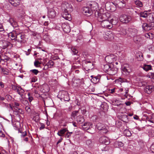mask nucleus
I'll use <instances>...</instances> for the list:
<instances>
[{"mask_svg":"<svg viewBox=\"0 0 154 154\" xmlns=\"http://www.w3.org/2000/svg\"><path fill=\"white\" fill-rule=\"evenodd\" d=\"M61 7L63 11L62 17L66 20H71V16L69 12L72 11V5L65 2L62 4Z\"/></svg>","mask_w":154,"mask_h":154,"instance_id":"nucleus-1","label":"nucleus"},{"mask_svg":"<svg viewBox=\"0 0 154 154\" xmlns=\"http://www.w3.org/2000/svg\"><path fill=\"white\" fill-rule=\"evenodd\" d=\"M94 16L97 18L98 21L102 22L110 18V14L108 12L104 13H101L100 11H96L94 13Z\"/></svg>","mask_w":154,"mask_h":154,"instance_id":"nucleus-2","label":"nucleus"},{"mask_svg":"<svg viewBox=\"0 0 154 154\" xmlns=\"http://www.w3.org/2000/svg\"><path fill=\"white\" fill-rule=\"evenodd\" d=\"M109 18L106 20H104L101 22V26L104 28L110 29L112 27V23L113 19Z\"/></svg>","mask_w":154,"mask_h":154,"instance_id":"nucleus-3","label":"nucleus"},{"mask_svg":"<svg viewBox=\"0 0 154 154\" xmlns=\"http://www.w3.org/2000/svg\"><path fill=\"white\" fill-rule=\"evenodd\" d=\"M12 47V44L7 41L2 40L0 41V47L3 49H5L9 47L11 48Z\"/></svg>","mask_w":154,"mask_h":154,"instance_id":"nucleus-4","label":"nucleus"},{"mask_svg":"<svg viewBox=\"0 0 154 154\" xmlns=\"http://www.w3.org/2000/svg\"><path fill=\"white\" fill-rule=\"evenodd\" d=\"M120 20L123 23H127L131 20V17L130 16L123 15L120 16Z\"/></svg>","mask_w":154,"mask_h":154,"instance_id":"nucleus-5","label":"nucleus"},{"mask_svg":"<svg viewBox=\"0 0 154 154\" xmlns=\"http://www.w3.org/2000/svg\"><path fill=\"white\" fill-rule=\"evenodd\" d=\"M103 69L104 71L109 72L113 75L115 74L116 72H111L112 71H113L114 69L112 67L111 65H109L108 64H106L104 65V67L103 68Z\"/></svg>","mask_w":154,"mask_h":154,"instance_id":"nucleus-6","label":"nucleus"},{"mask_svg":"<svg viewBox=\"0 0 154 154\" xmlns=\"http://www.w3.org/2000/svg\"><path fill=\"white\" fill-rule=\"evenodd\" d=\"M83 13L87 16H91L93 12L91 9L88 7H84L82 8Z\"/></svg>","mask_w":154,"mask_h":154,"instance_id":"nucleus-7","label":"nucleus"},{"mask_svg":"<svg viewBox=\"0 0 154 154\" xmlns=\"http://www.w3.org/2000/svg\"><path fill=\"white\" fill-rule=\"evenodd\" d=\"M83 64L88 69H91L93 67V63L90 61L85 60L83 61Z\"/></svg>","mask_w":154,"mask_h":154,"instance_id":"nucleus-8","label":"nucleus"},{"mask_svg":"<svg viewBox=\"0 0 154 154\" xmlns=\"http://www.w3.org/2000/svg\"><path fill=\"white\" fill-rule=\"evenodd\" d=\"M100 143L104 144H109L110 143V141L109 139L106 137H100L99 139Z\"/></svg>","mask_w":154,"mask_h":154,"instance_id":"nucleus-9","label":"nucleus"},{"mask_svg":"<svg viewBox=\"0 0 154 154\" xmlns=\"http://www.w3.org/2000/svg\"><path fill=\"white\" fill-rule=\"evenodd\" d=\"M122 71L123 72L125 73V75H127L131 72V69L128 65L126 64L122 67Z\"/></svg>","mask_w":154,"mask_h":154,"instance_id":"nucleus-10","label":"nucleus"},{"mask_svg":"<svg viewBox=\"0 0 154 154\" xmlns=\"http://www.w3.org/2000/svg\"><path fill=\"white\" fill-rule=\"evenodd\" d=\"M90 5L91 6V9L93 13H94V14L95 12L96 11H99L98 8V4L96 2H91V3L90 4Z\"/></svg>","mask_w":154,"mask_h":154,"instance_id":"nucleus-11","label":"nucleus"},{"mask_svg":"<svg viewBox=\"0 0 154 154\" xmlns=\"http://www.w3.org/2000/svg\"><path fill=\"white\" fill-rule=\"evenodd\" d=\"M61 99H63L65 101H68L70 100L68 93L66 91H63L61 94Z\"/></svg>","mask_w":154,"mask_h":154,"instance_id":"nucleus-12","label":"nucleus"},{"mask_svg":"<svg viewBox=\"0 0 154 154\" xmlns=\"http://www.w3.org/2000/svg\"><path fill=\"white\" fill-rule=\"evenodd\" d=\"M105 7L106 10L108 11H112V8L114 7L113 4L110 2H106L105 5Z\"/></svg>","mask_w":154,"mask_h":154,"instance_id":"nucleus-13","label":"nucleus"},{"mask_svg":"<svg viewBox=\"0 0 154 154\" xmlns=\"http://www.w3.org/2000/svg\"><path fill=\"white\" fill-rule=\"evenodd\" d=\"M24 36L21 34L19 33L17 35L15 41L20 43L23 42L24 40Z\"/></svg>","mask_w":154,"mask_h":154,"instance_id":"nucleus-14","label":"nucleus"},{"mask_svg":"<svg viewBox=\"0 0 154 154\" xmlns=\"http://www.w3.org/2000/svg\"><path fill=\"white\" fill-rule=\"evenodd\" d=\"M100 77V76H94L91 75V77L92 78L91 79V81L94 84H97L99 82Z\"/></svg>","mask_w":154,"mask_h":154,"instance_id":"nucleus-15","label":"nucleus"},{"mask_svg":"<svg viewBox=\"0 0 154 154\" xmlns=\"http://www.w3.org/2000/svg\"><path fill=\"white\" fill-rule=\"evenodd\" d=\"M56 16V13L54 10L51 8L49 10L48 12V16L51 18H54Z\"/></svg>","mask_w":154,"mask_h":154,"instance_id":"nucleus-16","label":"nucleus"},{"mask_svg":"<svg viewBox=\"0 0 154 154\" xmlns=\"http://www.w3.org/2000/svg\"><path fill=\"white\" fill-rule=\"evenodd\" d=\"M14 105L13 106L14 108L16 110V111H17V112L20 113H22V109L18 107V106H19L20 104L16 102H14Z\"/></svg>","mask_w":154,"mask_h":154,"instance_id":"nucleus-17","label":"nucleus"},{"mask_svg":"<svg viewBox=\"0 0 154 154\" xmlns=\"http://www.w3.org/2000/svg\"><path fill=\"white\" fill-rule=\"evenodd\" d=\"M153 89V86L152 85H148L144 89L145 92L147 94H150Z\"/></svg>","mask_w":154,"mask_h":154,"instance_id":"nucleus-18","label":"nucleus"},{"mask_svg":"<svg viewBox=\"0 0 154 154\" xmlns=\"http://www.w3.org/2000/svg\"><path fill=\"white\" fill-rule=\"evenodd\" d=\"M142 27L143 30L146 31H148L151 29V27L150 25L146 23H144L143 24Z\"/></svg>","mask_w":154,"mask_h":154,"instance_id":"nucleus-19","label":"nucleus"},{"mask_svg":"<svg viewBox=\"0 0 154 154\" xmlns=\"http://www.w3.org/2000/svg\"><path fill=\"white\" fill-rule=\"evenodd\" d=\"M92 124L90 122H86L84 123L82 126L83 129L85 130H87L90 128L91 127Z\"/></svg>","mask_w":154,"mask_h":154,"instance_id":"nucleus-20","label":"nucleus"},{"mask_svg":"<svg viewBox=\"0 0 154 154\" xmlns=\"http://www.w3.org/2000/svg\"><path fill=\"white\" fill-rule=\"evenodd\" d=\"M62 28L63 29V31L66 33H68L70 31L69 26L68 25H66L65 23L62 24Z\"/></svg>","mask_w":154,"mask_h":154,"instance_id":"nucleus-21","label":"nucleus"},{"mask_svg":"<svg viewBox=\"0 0 154 154\" xmlns=\"http://www.w3.org/2000/svg\"><path fill=\"white\" fill-rule=\"evenodd\" d=\"M9 2L14 6H17L20 3V0H9Z\"/></svg>","mask_w":154,"mask_h":154,"instance_id":"nucleus-22","label":"nucleus"},{"mask_svg":"<svg viewBox=\"0 0 154 154\" xmlns=\"http://www.w3.org/2000/svg\"><path fill=\"white\" fill-rule=\"evenodd\" d=\"M9 22L13 27H17V23L14 18H10L9 19Z\"/></svg>","mask_w":154,"mask_h":154,"instance_id":"nucleus-23","label":"nucleus"},{"mask_svg":"<svg viewBox=\"0 0 154 154\" xmlns=\"http://www.w3.org/2000/svg\"><path fill=\"white\" fill-rule=\"evenodd\" d=\"M154 14L153 13H149L147 16L148 20H149L150 22L152 23L154 21V17L153 15Z\"/></svg>","mask_w":154,"mask_h":154,"instance_id":"nucleus-24","label":"nucleus"},{"mask_svg":"<svg viewBox=\"0 0 154 154\" xmlns=\"http://www.w3.org/2000/svg\"><path fill=\"white\" fill-rule=\"evenodd\" d=\"M84 121L83 117L82 116H78L76 117V121L79 124L82 123Z\"/></svg>","mask_w":154,"mask_h":154,"instance_id":"nucleus-25","label":"nucleus"},{"mask_svg":"<svg viewBox=\"0 0 154 154\" xmlns=\"http://www.w3.org/2000/svg\"><path fill=\"white\" fill-rule=\"evenodd\" d=\"M133 40L135 43H138L141 41L142 38L139 36H136L134 37Z\"/></svg>","mask_w":154,"mask_h":154,"instance_id":"nucleus-26","label":"nucleus"},{"mask_svg":"<svg viewBox=\"0 0 154 154\" xmlns=\"http://www.w3.org/2000/svg\"><path fill=\"white\" fill-rule=\"evenodd\" d=\"M16 35V33L15 32H11L8 34L9 37L12 40H14L15 41Z\"/></svg>","mask_w":154,"mask_h":154,"instance_id":"nucleus-27","label":"nucleus"},{"mask_svg":"<svg viewBox=\"0 0 154 154\" xmlns=\"http://www.w3.org/2000/svg\"><path fill=\"white\" fill-rule=\"evenodd\" d=\"M16 92L19 94L21 97L22 98L23 96V94L24 92V90L21 87H19Z\"/></svg>","mask_w":154,"mask_h":154,"instance_id":"nucleus-28","label":"nucleus"},{"mask_svg":"<svg viewBox=\"0 0 154 154\" xmlns=\"http://www.w3.org/2000/svg\"><path fill=\"white\" fill-rule=\"evenodd\" d=\"M143 68L146 71H148L149 70H151L152 66L150 65L144 64L143 66Z\"/></svg>","mask_w":154,"mask_h":154,"instance_id":"nucleus-29","label":"nucleus"},{"mask_svg":"<svg viewBox=\"0 0 154 154\" xmlns=\"http://www.w3.org/2000/svg\"><path fill=\"white\" fill-rule=\"evenodd\" d=\"M68 130L66 128H64L63 129L60 130L57 133V134L60 136H62Z\"/></svg>","mask_w":154,"mask_h":154,"instance_id":"nucleus-30","label":"nucleus"},{"mask_svg":"<svg viewBox=\"0 0 154 154\" xmlns=\"http://www.w3.org/2000/svg\"><path fill=\"white\" fill-rule=\"evenodd\" d=\"M79 66H73L72 68V72H75L76 74H78L80 72V70L77 69L79 68Z\"/></svg>","mask_w":154,"mask_h":154,"instance_id":"nucleus-31","label":"nucleus"},{"mask_svg":"<svg viewBox=\"0 0 154 154\" xmlns=\"http://www.w3.org/2000/svg\"><path fill=\"white\" fill-rule=\"evenodd\" d=\"M19 132L21 134V136L22 137L24 138L26 136H27V134L26 131H23L22 129L18 130Z\"/></svg>","mask_w":154,"mask_h":154,"instance_id":"nucleus-32","label":"nucleus"},{"mask_svg":"<svg viewBox=\"0 0 154 154\" xmlns=\"http://www.w3.org/2000/svg\"><path fill=\"white\" fill-rule=\"evenodd\" d=\"M124 134L126 136L130 137L131 135V134L129 130L126 129L124 131Z\"/></svg>","mask_w":154,"mask_h":154,"instance_id":"nucleus-33","label":"nucleus"},{"mask_svg":"<svg viewBox=\"0 0 154 154\" xmlns=\"http://www.w3.org/2000/svg\"><path fill=\"white\" fill-rule=\"evenodd\" d=\"M79 113V111L78 110H75L73 111L71 115V118H75V116L78 115Z\"/></svg>","mask_w":154,"mask_h":154,"instance_id":"nucleus-34","label":"nucleus"},{"mask_svg":"<svg viewBox=\"0 0 154 154\" xmlns=\"http://www.w3.org/2000/svg\"><path fill=\"white\" fill-rule=\"evenodd\" d=\"M108 131V130L105 127H103V128L101 131H99V133L103 135L104 134H106Z\"/></svg>","mask_w":154,"mask_h":154,"instance_id":"nucleus-35","label":"nucleus"},{"mask_svg":"<svg viewBox=\"0 0 154 154\" xmlns=\"http://www.w3.org/2000/svg\"><path fill=\"white\" fill-rule=\"evenodd\" d=\"M135 3L138 7H141L143 6L142 3L139 0H136L135 1Z\"/></svg>","mask_w":154,"mask_h":154,"instance_id":"nucleus-36","label":"nucleus"},{"mask_svg":"<svg viewBox=\"0 0 154 154\" xmlns=\"http://www.w3.org/2000/svg\"><path fill=\"white\" fill-rule=\"evenodd\" d=\"M104 127V125L101 123H98L97 125V128L99 131H101Z\"/></svg>","mask_w":154,"mask_h":154,"instance_id":"nucleus-37","label":"nucleus"},{"mask_svg":"<svg viewBox=\"0 0 154 154\" xmlns=\"http://www.w3.org/2000/svg\"><path fill=\"white\" fill-rule=\"evenodd\" d=\"M128 117L127 115H124L122 117L121 120L124 122H127L128 121Z\"/></svg>","mask_w":154,"mask_h":154,"instance_id":"nucleus-38","label":"nucleus"},{"mask_svg":"<svg viewBox=\"0 0 154 154\" xmlns=\"http://www.w3.org/2000/svg\"><path fill=\"white\" fill-rule=\"evenodd\" d=\"M148 14L146 12H141L140 14V17L144 18H146L147 17Z\"/></svg>","mask_w":154,"mask_h":154,"instance_id":"nucleus-39","label":"nucleus"},{"mask_svg":"<svg viewBox=\"0 0 154 154\" xmlns=\"http://www.w3.org/2000/svg\"><path fill=\"white\" fill-rule=\"evenodd\" d=\"M146 77L150 79H154V72H149L147 75Z\"/></svg>","mask_w":154,"mask_h":154,"instance_id":"nucleus-40","label":"nucleus"},{"mask_svg":"<svg viewBox=\"0 0 154 154\" xmlns=\"http://www.w3.org/2000/svg\"><path fill=\"white\" fill-rule=\"evenodd\" d=\"M1 69L2 72H3L4 74L8 75L9 73V70L6 69H4L3 68H1Z\"/></svg>","mask_w":154,"mask_h":154,"instance_id":"nucleus-41","label":"nucleus"},{"mask_svg":"<svg viewBox=\"0 0 154 154\" xmlns=\"http://www.w3.org/2000/svg\"><path fill=\"white\" fill-rule=\"evenodd\" d=\"M147 121L150 122L152 123H154V118H150L149 117H147L146 118Z\"/></svg>","mask_w":154,"mask_h":154,"instance_id":"nucleus-42","label":"nucleus"},{"mask_svg":"<svg viewBox=\"0 0 154 154\" xmlns=\"http://www.w3.org/2000/svg\"><path fill=\"white\" fill-rule=\"evenodd\" d=\"M54 63L53 62L52 60H50L47 63V65L48 67L51 68L54 65Z\"/></svg>","mask_w":154,"mask_h":154,"instance_id":"nucleus-43","label":"nucleus"},{"mask_svg":"<svg viewBox=\"0 0 154 154\" xmlns=\"http://www.w3.org/2000/svg\"><path fill=\"white\" fill-rule=\"evenodd\" d=\"M2 56H3V58L0 60V62H1L2 60L4 61L5 60H8L9 59V58L5 54H2Z\"/></svg>","mask_w":154,"mask_h":154,"instance_id":"nucleus-44","label":"nucleus"},{"mask_svg":"<svg viewBox=\"0 0 154 154\" xmlns=\"http://www.w3.org/2000/svg\"><path fill=\"white\" fill-rule=\"evenodd\" d=\"M41 63L38 61L35 60L34 62V65L36 67H39L40 66V64Z\"/></svg>","mask_w":154,"mask_h":154,"instance_id":"nucleus-45","label":"nucleus"},{"mask_svg":"<svg viewBox=\"0 0 154 154\" xmlns=\"http://www.w3.org/2000/svg\"><path fill=\"white\" fill-rule=\"evenodd\" d=\"M30 72L35 75H37V74L39 72L36 69L31 70H30Z\"/></svg>","mask_w":154,"mask_h":154,"instance_id":"nucleus-46","label":"nucleus"},{"mask_svg":"<svg viewBox=\"0 0 154 154\" xmlns=\"http://www.w3.org/2000/svg\"><path fill=\"white\" fill-rule=\"evenodd\" d=\"M130 31L132 32L131 34L133 35H134V34H133V32H134L135 34H136L137 32V30L135 29H130Z\"/></svg>","mask_w":154,"mask_h":154,"instance_id":"nucleus-47","label":"nucleus"},{"mask_svg":"<svg viewBox=\"0 0 154 154\" xmlns=\"http://www.w3.org/2000/svg\"><path fill=\"white\" fill-rule=\"evenodd\" d=\"M71 49L73 54H75L78 53V51L74 47L72 48Z\"/></svg>","mask_w":154,"mask_h":154,"instance_id":"nucleus-48","label":"nucleus"},{"mask_svg":"<svg viewBox=\"0 0 154 154\" xmlns=\"http://www.w3.org/2000/svg\"><path fill=\"white\" fill-rule=\"evenodd\" d=\"M127 33L126 30L125 29H122L121 31V34L125 35Z\"/></svg>","mask_w":154,"mask_h":154,"instance_id":"nucleus-49","label":"nucleus"},{"mask_svg":"<svg viewBox=\"0 0 154 154\" xmlns=\"http://www.w3.org/2000/svg\"><path fill=\"white\" fill-rule=\"evenodd\" d=\"M19 87L16 86L15 85H12V89L15 91H17L18 88H19Z\"/></svg>","mask_w":154,"mask_h":154,"instance_id":"nucleus-50","label":"nucleus"},{"mask_svg":"<svg viewBox=\"0 0 154 154\" xmlns=\"http://www.w3.org/2000/svg\"><path fill=\"white\" fill-rule=\"evenodd\" d=\"M25 109V110L28 113H29L31 111V109L29 106H26Z\"/></svg>","mask_w":154,"mask_h":154,"instance_id":"nucleus-51","label":"nucleus"},{"mask_svg":"<svg viewBox=\"0 0 154 154\" xmlns=\"http://www.w3.org/2000/svg\"><path fill=\"white\" fill-rule=\"evenodd\" d=\"M94 143L93 142H92L91 140H89L86 141V144H91Z\"/></svg>","mask_w":154,"mask_h":154,"instance_id":"nucleus-52","label":"nucleus"},{"mask_svg":"<svg viewBox=\"0 0 154 154\" xmlns=\"http://www.w3.org/2000/svg\"><path fill=\"white\" fill-rule=\"evenodd\" d=\"M41 126L39 128V129L41 130L45 128V125L42 123H40Z\"/></svg>","mask_w":154,"mask_h":154,"instance_id":"nucleus-53","label":"nucleus"},{"mask_svg":"<svg viewBox=\"0 0 154 154\" xmlns=\"http://www.w3.org/2000/svg\"><path fill=\"white\" fill-rule=\"evenodd\" d=\"M118 4L122 7H124L125 6V3H123L121 2H119Z\"/></svg>","mask_w":154,"mask_h":154,"instance_id":"nucleus-54","label":"nucleus"},{"mask_svg":"<svg viewBox=\"0 0 154 154\" xmlns=\"http://www.w3.org/2000/svg\"><path fill=\"white\" fill-rule=\"evenodd\" d=\"M37 80V78L35 77H33L31 79V82H35Z\"/></svg>","mask_w":154,"mask_h":154,"instance_id":"nucleus-55","label":"nucleus"},{"mask_svg":"<svg viewBox=\"0 0 154 154\" xmlns=\"http://www.w3.org/2000/svg\"><path fill=\"white\" fill-rule=\"evenodd\" d=\"M150 148L151 151L152 152H154V145H151Z\"/></svg>","mask_w":154,"mask_h":154,"instance_id":"nucleus-56","label":"nucleus"},{"mask_svg":"<svg viewBox=\"0 0 154 154\" xmlns=\"http://www.w3.org/2000/svg\"><path fill=\"white\" fill-rule=\"evenodd\" d=\"M4 30L3 25L2 24L0 23V31H2Z\"/></svg>","mask_w":154,"mask_h":154,"instance_id":"nucleus-57","label":"nucleus"},{"mask_svg":"<svg viewBox=\"0 0 154 154\" xmlns=\"http://www.w3.org/2000/svg\"><path fill=\"white\" fill-rule=\"evenodd\" d=\"M152 33H146L145 34V36L146 37L148 38H150V35H152Z\"/></svg>","mask_w":154,"mask_h":154,"instance_id":"nucleus-58","label":"nucleus"},{"mask_svg":"<svg viewBox=\"0 0 154 154\" xmlns=\"http://www.w3.org/2000/svg\"><path fill=\"white\" fill-rule=\"evenodd\" d=\"M5 136V135L1 131H0V137H4Z\"/></svg>","mask_w":154,"mask_h":154,"instance_id":"nucleus-59","label":"nucleus"},{"mask_svg":"<svg viewBox=\"0 0 154 154\" xmlns=\"http://www.w3.org/2000/svg\"><path fill=\"white\" fill-rule=\"evenodd\" d=\"M70 135H70V133H69V132H68L66 135L65 137L69 138V137L70 136Z\"/></svg>","mask_w":154,"mask_h":154,"instance_id":"nucleus-60","label":"nucleus"},{"mask_svg":"<svg viewBox=\"0 0 154 154\" xmlns=\"http://www.w3.org/2000/svg\"><path fill=\"white\" fill-rule=\"evenodd\" d=\"M0 86L1 88H4V83L2 82H0Z\"/></svg>","mask_w":154,"mask_h":154,"instance_id":"nucleus-61","label":"nucleus"},{"mask_svg":"<svg viewBox=\"0 0 154 154\" xmlns=\"http://www.w3.org/2000/svg\"><path fill=\"white\" fill-rule=\"evenodd\" d=\"M109 92L111 93H113L115 92V88L109 90Z\"/></svg>","mask_w":154,"mask_h":154,"instance_id":"nucleus-62","label":"nucleus"},{"mask_svg":"<svg viewBox=\"0 0 154 154\" xmlns=\"http://www.w3.org/2000/svg\"><path fill=\"white\" fill-rule=\"evenodd\" d=\"M5 97H4L1 96L0 95V100L3 101V100H5Z\"/></svg>","mask_w":154,"mask_h":154,"instance_id":"nucleus-63","label":"nucleus"},{"mask_svg":"<svg viewBox=\"0 0 154 154\" xmlns=\"http://www.w3.org/2000/svg\"><path fill=\"white\" fill-rule=\"evenodd\" d=\"M151 29L153 28H154V22H153L152 23H151Z\"/></svg>","mask_w":154,"mask_h":154,"instance_id":"nucleus-64","label":"nucleus"}]
</instances>
